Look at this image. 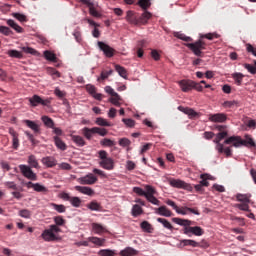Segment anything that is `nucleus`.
Here are the masks:
<instances>
[{"instance_id": "nucleus-52", "label": "nucleus", "mask_w": 256, "mask_h": 256, "mask_svg": "<svg viewBox=\"0 0 256 256\" xmlns=\"http://www.w3.org/2000/svg\"><path fill=\"white\" fill-rule=\"evenodd\" d=\"M33 189L34 191H36L37 193H47V188L39 183H35L33 185Z\"/></svg>"}, {"instance_id": "nucleus-40", "label": "nucleus", "mask_w": 256, "mask_h": 256, "mask_svg": "<svg viewBox=\"0 0 256 256\" xmlns=\"http://www.w3.org/2000/svg\"><path fill=\"white\" fill-rule=\"evenodd\" d=\"M28 163L30 167H33L34 169H39V162L37 161L35 155H30L28 157Z\"/></svg>"}, {"instance_id": "nucleus-13", "label": "nucleus", "mask_w": 256, "mask_h": 256, "mask_svg": "<svg viewBox=\"0 0 256 256\" xmlns=\"http://www.w3.org/2000/svg\"><path fill=\"white\" fill-rule=\"evenodd\" d=\"M23 123L28 126L34 133V135H41V125L33 120H24Z\"/></svg>"}, {"instance_id": "nucleus-48", "label": "nucleus", "mask_w": 256, "mask_h": 256, "mask_svg": "<svg viewBox=\"0 0 256 256\" xmlns=\"http://www.w3.org/2000/svg\"><path fill=\"white\" fill-rule=\"evenodd\" d=\"M110 75H113V70H104L101 72L100 77L98 78V81H105V79H108Z\"/></svg>"}, {"instance_id": "nucleus-41", "label": "nucleus", "mask_w": 256, "mask_h": 256, "mask_svg": "<svg viewBox=\"0 0 256 256\" xmlns=\"http://www.w3.org/2000/svg\"><path fill=\"white\" fill-rule=\"evenodd\" d=\"M88 209L90 211H101L102 207L101 204H99L97 201H92L87 205Z\"/></svg>"}, {"instance_id": "nucleus-22", "label": "nucleus", "mask_w": 256, "mask_h": 256, "mask_svg": "<svg viewBox=\"0 0 256 256\" xmlns=\"http://www.w3.org/2000/svg\"><path fill=\"white\" fill-rule=\"evenodd\" d=\"M151 17H153V14L149 11H145L140 17H138V25H147Z\"/></svg>"}, {"instance_id": "nucleus-43", "label": "nucleus", "mask_w": 256, "mask_h": 256, "mask_svg": "<svg viewBox=\"0 0 256 256\" xmlns=\"http://www.w3.org/2000/svg\"><path fill=\"white\" fill-rule=\"evenodd\" d=\"M109 101L110 103H112V105H115V107H121V96H119L118 94L111 96Z\"/></svg>"}, {"instance_id": "nucleus-17", "label": "nucleus", "mask_w": 256, "mask_h": 256, "mask_svg": "<svg viewBox=\"0 0 256 256\" xmlns=\"http://www.w3.org/2000/svg\"><path fill=\"white\" fill-rule=\"evenodd\" d=\"M224 143L225 145H231L232 143L233 147H241V145H243V139L239 136H232L226 139Z\"/></svg>"}, {"instance_id": "nucleus-6", "label": "nucleus", "mask_w": 256, "mask_h": 256, "mask_svg": "<svg viewBox=\"0 0 256 256\" xmlns=\"http://www.w3.org/2000/svg\"><path fill=\"white\" fill-rule=\"evenodd\" d=\"M28 101L31 107H38V105H43V107H47L51 105V98H47L43 100L39 95H33L31 98H28Z\"/></svg>"}, {"instance_id": "nucleus-25", "label": "nucleus", "mask_w": 256, "mask_h": 256, "mask_svg": "<svg viewBox=\"0 0 256 256\" xmlns=\"http://www.w3.org/2000/svg\"><path fill=\"white\" fill-rule=\"evenodd\" d=\"M75 191H78L79 193H82L83 195H95V191L91 189L90 187L87 186H75L74 187Z\"/></svg>"}, {"instance_id": "nucleus-53", "label": "nucleus", "mask_w": 256, "mask_h": 256, "mask_svg": "<svg viewBox=\"0 0 256 256\" xmlns=\"http://www.w3.org/2000/svg\"><path fill=\"white\" fill-rule=\"evenodd\" d=\"M12 16L17 19V21H20V23H27V16H25V14L13 13Z\"/></svg>"}, {"instance_id": "nucleus-44", "label": "nucleus", "mask_w": 256, "mask_h": 256, "mask_svg": "<svg viewBox=\"0 0 256 256\" xmlns=\"http://www.w3.org/2000/svg\"><path fill=\"white\" fill-rule=\"evenodd\" d=\"M181 245H183V247H199V242L195 241V240H181Z\"/></svg>"}, {"instance_id": "nucleus-54", "label": "nucleus", "mask_w": 256, "mask_h": 256, "mask_svg": "<svg viewBox=\"0 0 256 256\" xmlns=\"http://www.w3.org/2000/svg\"><path fill=\"white\" fill-rule=\"evenodd\" d=\"M143 47H145V40L138 42L137 57H143Z\"/></svg>"}, {"instance_id": "nucleus-15", "label": "nucleus", "mask_w": 256, "mask_h": 256, "mask_svg": "<svg viewBox=\"0 0 256 256\" xmlns=\"http://www.w3.org/2000/svg\"><path fill=\"white\" fill-rule=\"evenodd\" d=\"M79 1L80 3H83V5H87V7H89V13L90 15H92V17H101V14L97 12V10L95 9V4H93L91 0H79Z\"/></svg>"}, {"instance_id": "nucleus-28", "label": "nucleus", "mask_w": 256, "mask_h": 256, "mask_svg": "<svg viewBox=\"0 0 256 256\" xmlns=\"http://www.w3.org/2000/svg\"><path fill=\"white\" fill-rule=\"evenodd\" d=\"M236 199L240 203H251V194H236Z\"/></svg>"}, {"instance_id": "nucleus-51", "label": "nucleus", "mask_w": 256, "mask_h": 256, "mask_svg": "<svg viewBox=\"0 0 256 256\" xmlns=\"http://www.w3.org/2000/svg\"><path fill=\"white\" fill-rule=\"evenodd\" d=\"M100 145L103 147H114L115 142L109 138H104L100 141Z\"/></svg>"}, {"instance_id": "nucleus-2", "label": "nucleus", "mask_w": 256, "mask_h": 256, "mask_svg": "<svg viewBox=\"0 0 256 256\" xmlns=\"http://www.w3.org/2000/svg\"><path fill=\"white\" fill-rule=\"evenodd\" d=\"M173 223H176V225H181L183 228L184 235H187L188 237H193V235H196V237H201L203 235V230L199 226H191V220L183 219V218H172Z\"/></svg>"}, {"instance_id": "nucleus-39", "label": "nucleus", "mask_w": 256, "mask_h": 256, "mask_svg": "<svg viewBox=\"0 0 256 256\" xmlns=\"http://www.w3.org/2000/svg\"><path fill=\"white\" fill-rule=\"evenodd\" d=\"M7 55L13 59H23V53L18 50H8Z\"/></svg>"}, {"instance_id": "nucleus-32", "label": "nucleus", "mask_w": 256, "mask_h": 256, "mask_svg": "<svg viewBox=\"0 0 256 256\" xmlns=\"http://www.w3.org/2000/svg\"><path fill=\"white\" fill-rule=\"evenodd\" d=\"M242 145L244 147H256L255 141L249 135H246L245 140H242Z\"/></svg>"}, {"instance_id": "nucleus-47", "label": "nucleus", "mask_w": 256, "mask_h": 256, "mask_svg": "<svg viewBox=\"0 0 256 256\" xmlns=\"http://www.w3.org/2000/svg\"><path fill=\"white\" fill-rule=\"evenodd\" d=\"M142 213H143V208H141L139 206V204H135L132 207V215H133V217H139V215H141Z\"/></svg>"}, {"instance_id": "nucleus-31", "label": "nucleus", "mask_w": 256, "mask_h": 256, "mask_svg": "<svg viewBox=\"0 0 256 256\" xmlns=\"http://www.w3.org/2000/svg\"><path fill=\"white\" fill-rule=\"evenodd\" d=\"M121 256H135L137 255V250L132 247H126L124 250L120 251Z\"/></svg>"}, {"instance_id": "nucleus-1", "label": "nucleus", "mask_w": 256, "mask_h": 256, "mask_svg": "<svg viewBox=\"0 0 256 256\" xmlns=\"http://www.w3.org/2000/svg\"><path fill=\"white\" fill-rule=\"evenodd\" d=\"M203 39H208L209 41H213L214 39H219V34L217 33H207L200 34V39L194 43L185 44L196 57H203V51H205L207 47V43L203 41Z\"/></svg>"}, {"instance_id": "nucleus-29", "label": "nucleus", "mask_w": 256, "mask_h": 256, "mask_svg": "<svg viewBox=\"0 0 256 256\" xmlns=\"http://www.w3.org/2000/svg\"><path fill=\"white\" fill-rule=\"evenodd\" d=\"M41 121L44 123L45 127H48V129H54L55 122L53 119L49 118V116H42Z\"/></svg>"}, {"instance_id": "nucleus-16", "label": "nucleus", "mask_w": 256, "mask_h": 256, "mask_svg": "<svg viewBox=\"0 0 256 256\" xmlns=\"http://www.w3.org/2000/svg\"><path fill=\"white\" fill-rule=\"evenodd\" d=\"M126 21L130 23V25H139V16L132 10L126 12Z\"/></svg>"}, {"instance_id": "nucleus-4", "label": "nucleus", "mask_w": 256, "mask_h": 256, "mask_svg": "<svg viewBox=\"0 0 256 256\" xmlns=\"http://www.w3.org/2000/svg\"><path fill=\"white\" fill-rule=\"evenodd\" d=\"M107 133H108L107 129L99 128V127H93V128L84 127L82 129V135H84V137L88 139V141H91V139L93 138V135L95 134L100 135L101 137H105Z\"/></svg>"}, {"instance_id": "nucleus-49", "label": "nucleus", "mask_w": 256, "mask_h": 256, "mask_svg": "<svg viewBox=\"0 0 256 256\" xmlns=\"http://www.w3.org/2000/svg\"><path fill=\"white\" fill-rule=\"evenodd\" d=\"M138 5L141 7V9L147 11V9L151 7V0H139Z\"/></svg>"}, {"instance_id": "nucleus-14", "label": "nucleus", "mask_w": 256, "mask_h": 256, "mask_svg": "<svg viewBox=\"0 0 256 256\" xmlns=\"http://www.w3.org/2000/svg\"><path fill=\"white\" fill-rule=\"evenodd\" d=\"M227 137V131L219 132L214 140V143H216V151H223V144H221V141Z\"/></svg>"}, {"instance_id": "nucleus-7", "label": "nucleus", "mask_w": 256, "mask_h": 256, "mask_svg": "<svg viewBox=\"0 0 256 256\" xmlns=\"http://www.w3.org/2000/svg\"><path fill=\"white\" fill-rule=\"evenodd\" d=\"M144 188H145V191H147V194L145 197L147 201H149V203H152V205H159L160 201L159 199H157V197H155L157 190H155V188H153V186L151 185H146Z\"/></svg>"}, {"instance_id": "nucleus-35", "label": "nucleus", "mask_w": 256, "mask_h": 256, "mask_svg": "<svg viewBox=\"0 0 256 256\" xmlns=\"http://www.w3.org/2000/svg\"><path fill=\"white\" fill-rule=\"evenodd\" d=\"M115 69L120 77H122L123 79H127V69H125V67L117 64L115 65Z\"/></svg>"}, {"instance_id": "nucleus-8", "label": "nucleus", "mask_w": 256, "mask_h": 256, "mask_svg": "<svg viewBox=\"0 0 256 256\" xmlns=\"http://www.w3.org/2000/svg\"><path fill=\"white\" fill-rule=\"evenodd\" d=\"M19 169H20L22 175L24 177H26V179H29L30 181H37V174H35V172H33L31 167H29L25 164H21L19 166Z\"/></svg>"}, {"instance_id": "nucleus-24", "label": "nucleus", "mask_w": 256, "mask_h": 256, "mask_svg": "<svg viewBox=\"0 0 256 256\" xmlns=\"http://www.w3.org/2000/svg\"><path fill=\"white\" fill-rule=\"evenodd\" d=\"M71 141L77 145V147H85L87 145V142H85V138H83L80 135H70Z\"/></svg>"}, {"instance_id": "nucleus-34", "label": "nucleus", "mask_w": 256, "mask_h": 256, "mask_svg": "<svg viewBox=\"0 0 256 256\" xmlns=\"http://www.w3.org/2000/svg\"><path fill=\"white\" fill-rule=\"evenodd\" d=\"M174 37L181 39V41H185L186 43H191V41H193V38L186 36L181 32H174Z\"/></svg>"}, {"instance_id": "nucleus-64", "label": "nucleus", "mask_w": 256, "mask_h": 256, "mask_svg": "<svg viewBox=\"0 0 256 256\" xmlns=\"http://www.w3.org/2000/svg\"><path fill=\"white\" fill-rule=\"evenodd\" d=\"M245 69H247V71L249 73H251V75H255L256 74V67L251 65V64H244Z\"/></svg>"}, {"instance_id": "nucleus-37", "label": "nucleus", "mask_w": 256, "mask_h": 256, "mask_svg": "<svg viewBox=\"0 0 256 256\" xmlns=\"http://www.w3.org/2000/svg\"><path fill=\"white\" fill-rule=\"evenodd\" d=\"M88 241H90V243H94V245H98L99 247H103L105 244V239L98 237H89Z\"/></svg>"}, {"instance_id": "nucleus-63", "label": "nucleus", "mask_w": 256, "mask_h": 256, "mask_svg": "<svg viewBox=\"0 0 256 256\" xmlns=\"http://www.w3.org/2000/svg\"><path fill=\"white\" fill-rule=\"evenodd\" d=\"M223 105H224V107H228L229 109H231V107H237V105H239V102L236 100L225 101Z\"/></svg>"}, {"instance_id": "nucleus-20", "label": "nucleus", "mask_w": 256, "mask_h": 256, "mask_svg": "<svg viewBox=\"0 0 256 256\" xmlns=\"http://www.w3.org/2000/svg\"><path fill=\"white\" fill-rule=\"evenodd\" d=\"M41 162L43 165H45V167L48 168H53L57 165V159H55L53 156H46L42 158Z\"/></svg>"}, {"instance_id": "nucleus-62", "label": "nucleus", "mask_w": 256, "mask_h": 256, "mask_svg": "<svg viewBox=\"0 0 256 256\" xmlns=\"http://www.w3.org/2000/svg\"><path fill=\"white\" fill-rule=\"evenodd\" d=\"M119 145L120 147H129V145H131V140H129L128 138H121L119 140Z\"/></svg>"}, {"instance_id": "nucleus-9", "label": "nucleus", "mask_w": 256, "mask_h": 256, "mask_svg": "<svg viewBox=\"0 0 256 256\" xmlns=\"http://www.w3.org/2000/svg\"><path fill=\"white\" fill-rule=\"evenodd\" d=\"M169 184L171 187H175L176 189H185L186 191H193V186L191 184H187V182L179 179H170Z\"/></svg>"}, {"instance_id": "nucleus-23", "label": "nucleus", "mask_w": 256, "mask_h": 256, "mask_svg": "<svg viewBox=\"0 0 256 256\" xmlns=\"http://www.w3.org/2000/svg\"><path fill=\"white\" fill-rule=\"evenodd\" d=\"M178 109L182 113H185V115H188L190 117V119H193L199 115V113H197L195 110H193V108L179 106Z\"/></svg>"}, {"instance_id": "nucleus-33", "label": "nucleus", "mask_w": 256, "mask_h": 256, "mask_svg": "<svg viewBox=\"0 0 256 256\" xmlns=\"http://www.w3.org/2000/svg\"><path fill=\"white\" fill-rule=\"evenodd\" d=\"M92 230L97 235H101V233H105V227L99 223H92Z\"/></svg>"}, {"instance_id": "nucleus-27", "label": "nucleus", "mask_w": 256, "mask_h": 256, "mask_svg": "<svg viewBox=\"0 0 256 256\" xmlns=\"http://www.w3.org/2000/svg\"><path fill=\"white\" fill-rule=\"evenodd\" d=\"M6 23L9 25V27L14 29L16 33H23V27L19 26V24H17L13 19L7 20Z\"/></svg>"}, {"instance_id": "nucleus-3", "label": "nucleus", "mask_w": 256, "mask_h": 256, "mask_svg": "<svg viewBox=\"0 0 256 256\" xmlns=\"http://www.w3.org/2000/svg\"><path fill=\"white\" fill-rule=\"evenodd\" d=\"M98 157L100 159L99 165L102 169H106V171H113L115 169V160L109 157V154L105 150H100L98 152Z\"/></svg>"}, {"instance_id": "nucleus-61", "label": "nucleus", "mask_w": 256, "mask_h": 256, "mask_svg": "<svg viewBox=\"0 0 256 256\" xmlns=\"http://www.w3.org/2000/svg\"><path fill=\"white\" fill-rule=\"evenodd\" d=\"M54 222H55L56 226L58 225L59 227L65 225V219H63V216L54 217Z\"/></svg>"}, {"instance_id": "nucleus-36", "label": "nucleus", "mask_w": 256, "mask_h": 256, "mask_svg": "<svg viewBox=\"0 0 256 256\" xmlns=\"http://www.w3.org/2000/svg\"><path fill=\"white\" fill-rule=\"evenodd\" d=\"M50 207H53V210L57 211V213H65L67 211V208L63 204L51 203Z\"/></svg>"}, {"instance_id": "nucleus-59", "label": "nucleus", "mask_w": 256, "mask_h": 256, "mask_svg": "<svg viewBox=\"0 0 256 256\" xmlns=\"http://www.w3.org/2000/svg\"><path fill=\"white\" fill-rule=\"evenodd\" d=\"M200 179L202 180L199 184H201L202 187H209V181H207L209 177H207V174H201Z\"/></svg>"}, {"instance_id": "nucleus-10", "label": "nucleus", "mask_w": 256, "mask_h": 256, "mask_svg": "<svg viewBox=\"0 0 256 256\" xmlns=\"http://www.w3.org/2000/svg\"><path fill=\"white\" fill-rule=\"evenodd\" d=\"M97 45L100 51L103 52L105 57L111 58L115 55V49H113L111 46H109L105 42L98 41Z\"/></svg>"}, {"instance_id": "nucleus-30", "label": "nucleus", "mask_w": 256, "mask_h": 256, "mask_svg": "<svg viewBox=\"0 0 256 256\" xmlns=\"http://www.w3.org/2000/svg\"><path fill=\"white\" fill-rule=\"evenodd\" d=\"M244 77L245 75H243L241 72H235L232 74V79H234L236 85L238 86L242 85Z\"/></svg>"}, {"instance_id": "nucleus-56", "label": "nucleus", "mask_w": 256, "mask_h": 256, "mask_svg": "<svg viewBox=\"0 0 256 256\" xmlns=\"http://www.w3.org/2000/svg\"><path fill=\"white\" fill-rule=\"evenodd\" d=\"M100 256H115V251L110 249H102L98 252Z\"/></svg>"}, {"instance_id": "nucleus-45", "label": "nucleus", "mask_w": 256, "mask_h": 256, "mask_svg": "<svg viewBox=\"0 0 256 256\" xmlns=\"http://www.w3.org/2000/svg\"><path fill=\"white\" fill-rule=\"evenodd\" d=\"M44 57L45 59H47V61H57V56L55 55V53L49 51V50H46L44 51Z\"/></svg>"}, {"instance_id": "nucleus-42", "label": "nucleus", "mask_w": 256, "mask_h": 256, "mask_svg": "<svg viewBox=\"0 0 256 256\" xmlns=\"http://www.w3.org/2000/svg\"><path fill=\"white\" fill-rule=\"evenodd\" d=\"M47 73H48V75H51V77L53 79H58L59 77H61V73L59 71H57V69H55V68L48 67Z\"/></svg>"}, {"instance_id": "nucleus-58", "label": "nucleus", "mask_w": 256, "mask_h": 256, "mask_svg": "<svg viewBox=\"0 0 256 256\" xmlns=\"http://www.w3.org/2000/svg\"><path fill=\"white\" fill-rule=\"evenodd\" d=\"M133 191L136 193V195H139L140 197H146L147 196V190H143L141 187H134Z\"/></svg>"}, {"instance_id": "nucleus-12", "label": "nucleus", "mask_w": 256, "mask_h": 256, "mask_svg": "<svg viewBox=\"0 0 256 256\" xmlns=\"http://www.w3.org/2000/svg\"><path fill=\"white\" fill-rule=\"evenodd\" d=\"M208 119L212 123H225V121H227V114L225 113L209 114Z\"/></svg>"}, {"instance_id": "nucleus-5", "label": "nucleus", "mask_w": 256, "mask_h": 256, "mask_svg": "<svg viewBox=\"0 0 256 256\" xmlns=\"http://www.w3.org/2000/svg\"><path fill=\"white\" fill-rule=\"evenodd\" d=\"M61 231V228L58 227L57 225H50L49 229H45L41 237L47 242L55 241L57 239V236L55 233H59Z\"/></svg>"}, {"instance_id": "nucleus-50", "label": "nucleus", "mask_w": 256, "mask_h": 256, "mask_svg": "<svg viewBox=\"0 0 256 256\" xmlns=\"http://www.w3.org/2000/svg\"><path fill=\"white\" fill-rule=\"evenodd\" d=\"M69 203L72 207H81V198L77 196L71 197Z\"/></svg>"}, {"instance_id": "nucleus-21", "label": "nucleus", "mask_w": 256, "mask_h": 256, "mask_svg": "<svg viewBox=\"0 0 256 256\" xmlns=\"http://www.w3.org/2000/svg\"><path fill=\"white\" fill-rule=\"evenodd\" d=\"M155 213L157 215H161L162 217H173V212L167 208V206H160L155 209Z\"/></svg>"}, {"instance_id": "nucleus-26", "label": "nucleus", "mask_w": 256, "mask_h": 256, "mask_svg": "<svg viewBox=\"0 0 256 256\" xmlns=\"http://www.w3.org/2000/svg\"><path fill=\"white\" fill-rule=\"evenodd\" d=\"M53 141L57 149H60V151H67V144L59 136H54Z\"/></svg>"}, {"instance_id": "nucleus-55", "label": "nucleus", "mask_w": 256, "mask_h": 256, "mask_svg": "<svg viewBox=\"0 0 256 256\" xmlns=\"http://www.w3.org/2000/svg\"><path fill=\"white\" fill-rule=\"evenodd\" d=\"M0 33L5 35V37H9V35L13 34V31H11V28L7 26H0Z\"/></svg>"}, {"instance_id": "nucleus-38", "label": "nucleus", "mask_w": 256, "mask_h": 256, "mask_svg": "<svg viewBox=\"0 0 256 256\" xmlns=\"http://www.w3.org/2000/svg\"><path fill=\"white\" fill-rule=\"evenodd\" d=\"M158 223H161L165 229H169V231H173V225L165 218H157Z\"/></svg>"}, {"instance_id": "nucleus-60", "label": "nucleus", "mask_w": 256, "mask_h": 256, "mask_svg": "<svg viewBox=\"0 0 256 256\" xmlns=\"http://www.w3.org/2000/svg\"><path fill=\"white\" fill-rule=\"evenodd\" d=\"M20 217H23L24 219H31V212L27 209H22L19 211Z\"/></svg>"}, {"instance_id": "nucleus-46", "label": "nucleus", "mask_w": 256, "mask_h": 256, "mask_svg": "<svg viewBox=\"0 0 256 256\" xmlns=\"http://www.w3.org/2000/svg\"><path fill=\"white\" fill-rule=\"evenodd\" d=\"M96 125H99L100 127H111L112 126L111 122H108L106 119L101 118V117L96 119Z\"/></svg>"}, {"instance_id": "nucleus-57", "label": "nucleus", "mask_w": 256, "mask_h": 256, "mask_svg": "<svg viewBox=\"0 0 256 256\" xmlns=\"http://www.w3.org/2000/svg\"><path fill=\"white\" fill-rule=\"evenodd\" d=\"M249 203L250 202H242L241 204H235L236 209H240V211H249Z\"/></svg>"}, {"instance_id": "nucleus-18", "label": "nucleus", "mask_w": 256, "mask_h": 256, "mask_svg": "<svg viewBox=\"0 0 256 256\" xmlns=\"http://www.w3.org/2000/svg\"><path fill=\"white\" fill-rule=\"evenodd\" d=\"M180 88L184 93H187L193 89V85H195V81L193 80H182L179 82Z\"/></svg>"}, {"instance_id": "nucleus-11", "label": "nucleus", "mask_w": 256, "mask_h": 256, "mask_svg": "<svg viewBox=\"0 0 256 256\" xmlns=\"http://www.w3.org/2000/svg\"><path fill=\"white\" fill-rule=\"evenodd\" d=\"M78 183H80V185H95V183H97V178L95 175L90 173L78 178Z\"/></svg>"}, {"instance_id": "nucleus-19", "label": "nucleus", "mask_w": 256, "mask_h": 256, "mask_svg": "<svg viewBox=\"0 0 256 256\" xmlns=\"http://www.w3.org/2000/svg\"><path fill=\"white\" fill-rule=\"evenodd\" d=\"M9 133L12 137V147L17 151L19 149V134L13 128H9Z\"/></svg>"}]
</instances>
